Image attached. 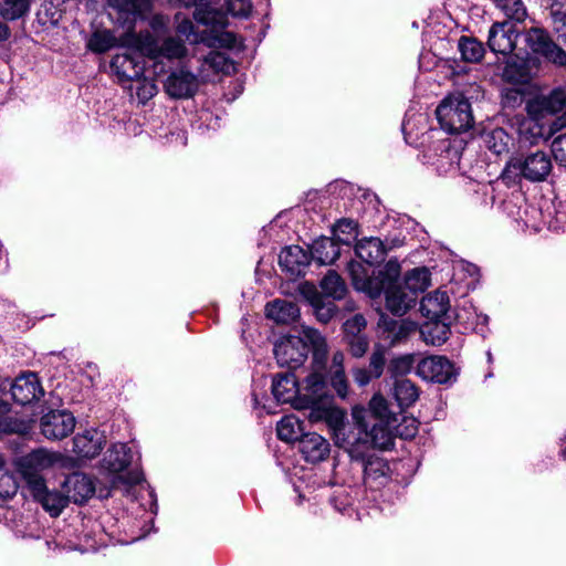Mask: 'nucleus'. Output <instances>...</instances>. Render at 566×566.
<instances>
[{
	"label": "nucleus",
	"instance_id": "1",
	"mask_svg": "<svg viewBox=\"0 0 566 566\" xmlns=\"http://www.w3.org/2000/svg\"><path fill=\"white\" fill-rule=\"evenodd\" d=\"M310 338L313 342L314 353L313 361L308 374L303 378V388L305 394L297 400L295 410H310L307 419L312 423L325 422L328 403H333L336 397L335 392L328 389L326 369V355H328V345L324 336H319L315 331H310Z\"/></svg>",
	"mask_w": 566,
	"mask_h": 566
},
{
	"label": "nucleus",
	"instance_id": "2",
	"mask_svg": "<svg viewBox=\"0 0 566 566\" xmlns=\"http://www.w3.org/2000/svg\"><path fill=\"white\" fill-rule=\"evenodd\" d=\"M389 348L381 343H375L369 356L368 366H354L352 377L358 387H366L373 380L379 379L385 369L391 379L399 380L409 374L416 360V354H405L387 359Z\"/></svg>",
	"mask_w": 566,
	"mask_h": 566
},
{
	"label": "nucleus",
	"instance_id": "3",
	"mask_svg": "<svg viewBox=\"0 0 566 566\" xmlns=\"http://www.w3.org/2000/svg\"><path fill=\"white\" fill-rule=\"evenodd\" d=\"M526 115L542 120L558 132L566 127V90L553 88L548 94L538 93L525 102Z\"/></svg>",
	"mask_w": 566,
	"mask_h": 566
},
{
	"label": "nucleus",
	"instance_id": "4",
	"mask_svg": "<svg viewBox=\"0 0 566 566\" xmlns=\"http://www.w3.org/2000/svg\"><path fill=\"white\" fill-rule=\"evenodd\" d=\"M347 271L354 289L366 293L371 300L378 298L385 286L401 284L399 281L401 266L396 258L388 260L382 269L374 272L368 277L361 275L364 268L355 260L347 263Z\"/></svg>",
	"mask_w": 566,
	"mask_h": 566
},
{
	"label": "nucleus",
	"instance_id": "5",
	"mask_svg": "<svg viewBox=\"0 0 566 566\" xmlns=\"http://www.w3.org/2000/svg\"><path fill=\"white\" fill-rule=\"evenodd\" d=\"M137 46L134 54H117L111 61V67L115 70L117 76L125 81H137L144 76V57L156 61L159 53V44L149 32L139 33L134 36Z\"/></svg>",
	"mask_w": 566,
	"mask_h": 566
},
{
	"label": "nucleus",
	"instance_id": "6",
	"mask_svg": "<svg viewBox=\"0 0 566 566\" xmlns=\"http://www.w3.org/2000/svg\"><path fill=\"white\" fill-rule=\"evenodd\" d=\"M311 329L315 331L319 336H323L314 327L302 326L303 336L300 334H286L275 342L273 353L280 367H287L290 370H295L303 366L310 352L312 354L314 353L313 342L310 338Z\"/></svg>",
	"mask_w": 566,
	"mask_h": 566
},
{
	"label": "nucleus",
	"instance_id": "7",
	"mask_svg": "<svg viewBox=\"0 0 566 566\" xmlns=\"http://www.w3.org/2000/svg\"><path fill=\"white\" fill-rule=\"evenodd\" d=\"M441 129L449 134H460L473 127L474 119L470 101L463 94L448 95L436 109Z\"/></svg>",
	"mask_w": 566,
	"mask_h": 566
},
{
	"label": "nucleus",
	"instance_id": "8",
	"mask_svg": "<svg viewBox=\"0 0 566 566\" xmlns=\"http://www.w3.org/2000/svg\"><path fill=\"white\" fill-rule=\"evenodd\" d=\"M524 48H520L528 55H535L538 60L552 63L556 66H566V51L552 38L551 33L541 27H532L521 31Z\"/></svg>",
	"mask_w": 566,
	"mask_h": 566
},
{
	"label": "nucleus",
	"instance_id": "9",
	"mask_svg": "<svg viewBox=\"0 0 566 566\" xmlns=\"http://www.w3.org/2000/svg\"><path fill=\"white\" fill-rule=\"evenodd\" d=\"M502 78L513 85L530 84L542 71V61L517 49L504 59Z\"/></svg>",
	"mask_w": 566,
	"mask_h": 566
},
{
	"label": "nucleus",
	"instance_id": "10",
	"mask_svg": "<svg viewBox=\"0 0 566 566\" xmlns=\"http://www.w3.org/2000/svg\"><path fill=\"white\" fill-rule=\"evenodd\" d=\"M459 373L460 368L452 360L440 355L422 358L416 369V374L423 380L448 386L457 381Z\"/></svg>",
	"mask_w": 566,
	"mask_h": 566
},
{
	"label": "nucleus",
	"instance_id": "11",
	"mask_svg": "<svg viewBox=\"0 0 566 566\" xmlns=\"http://www.w3.org/2000/svg\"><path fill=\"white\" fill-rule=\"evenodd\" d=\"M6 385L12 400L22 406L39 401L45 394L38 373L31 370L21 371L11 384Z\"/></svg>",
	"mask_w": 566,
	"mask_h": 566
},
{
	"label": "nucleus",
	"instance_id": "12",
	"mask_svg": "<svg viewBox=\"0 0 566 566\" xmlns=\"http://www.w3.org/2000/svg\"><path fill=\"white\" fill-rule=\"evenodd\" d=\"M518 36L521 31L512 21L494 22L489 30L486 45L491 52L496 55L502 54L506 59L518 49L516 45Z\"/></svg>",
	"mask_w": 566,
	"mask_h": 566
},
{
	"label": "nucleus",
	"instance_id": "13",
	"mask_svg": "<svg viewBox=\"0 0 566 566\" xmlns=\"http://www.w3.org/2000/svg\"><path fill=\"white\" fill-rule=\"evenodd\" d=\"M271 391L276 402L290 403L294 409L297 400L305 394L303 380L298 381L294 370L290 369L273 376Z\"/></svg>",
	"mask_w": 566,
	"mask_h": 566
},
{
	"label": "nucleus",
	"instance_id": "14",
	"mask_svg": "<svg viewBox=\"0 0 566 566\" xmlns=\"http://www.w3.org/2000/svg\"><path fill=\"white\" fill-rule=\"evenodd\" d=\"M75 418L67 410H50L40 419L41 433L49 440H62L73 432Z\"/></svg>",
	"mask_w": 566,
	"mask_h": 566
},
{
	"label": "nucleus",
	"instance_id": "15",
	"mask_svg": "<svg viewBox=\"0 0 566 566\" xmlns=\"http://www.w3.org/2000/svg\"><path fill=\"white\" fill-rule=\"evenodd\" d=\"M198 90L197 75L184 67L172 71L164 82V91L172 99L192 98Z\"/></svg>",
	"mask_w": 566,
	"mask_h": 566
},
{
	"label": "nucleus",
	"instance_id": "16",
	"mask_svg": "<svg viewBox=\"0 0 566 566\" xmlns=\"http://www.w3.org/2000/svg\"><path fill=\"white\" fill-rule=\"evenodd\" d=\"M55 462L52 453L45 449L39 448L30 453L19 457L14 460V469L21 479L28 480L42 474V471L51 468Z\"/></svg>",
	"mask_w": 566,
	"mask_h": 566
},
{
	"label": "nucleus",
	"instance_id": "17",
	"mask_svg": "<svg viewBox=\"0 0 566 566\" xmlns=\"http://www.w3.org/2000/svg\"><path fill=\"white\" fill-rule=\"evenodd\" d=\"M349 238L321 235L308 244L310 256L319 265L333 264L340 256V245H350Z\"/></svg>",
	"mask_w": 566,
	"mask_h": 566
},
{
	"label": "nucleus",
	"instance_id": "18",
	"mask_svg": "<svg viewBox=\"0 0 566 566\" xmlns=\"http://www.w3.org/2000/svg\"><path fill=\"white\" fill-rule=\"evenodd\" d=\"M111 7L118 13L123 23L132 27L140 20H148L153 13V0H108Z\"/></svg>",
	"mask_w": 566,
	"mask_h": 566
},
{
	"label": "nucleus",
	"instance_id": "19",
	"mask_svg": "<svg viewBox=\"0 0 566 566\" xmlns=\"http://www.w3.org/2000/svg\"><path fill=\"white\" fill-rule=\"evenodd\" d=\"M421 315L428 319H458V314L451 311L450 298L446 291L436 290L420 301Z\"/></svg>",
	"mask_w": 566,
	"mask_h": 566
},
{
	"label": "nucleus",
	"instance_id": "20",
	"mask_svg": "<svg viewBox=\"0 0 566 566\" xmlns=\"http://www.w3.org/2000/svg\"><path fill=\"white\" fill-rule=\"evenodd\" d=\"M312 256H310V249L304 250L300 245L284 247L279 254V265L282 271L290 274V276L300 277L306 273V268L311 264Z\"/></svg>",
	"mask_w": 566,
	"mask_h": 566
},
{
	"label": "nucleus",
	"instance_id": "21",
	"mask_svg": "<svg viewBox=\"0 0 566 566\" xmlns=\"http://www.w3.org/2000/svg\"><path fill=\"white\" fill-rule=\"evenodd\" d=\"M345 355L342 350H336L332 356L331 366L325 369L327 375L328 388L335 392L342 401L348 399L350 389L349 381L345 371Z\"/></svg>",
	"mask_w": 566,
	"mask_h": 566
},
{
	"label": "nucleus",
	"instance_id": "22",
	"mask_svg": "<svg viewBox=\"0 0 566 566\" xmlns=\"http://www.w3.org/2000/svg\"><path fill=\"white\" fill-rule=\"evenodd\" d=\"M520 163L523 178L532 182L544 181L553 167L549 156L541 150L520 157Z\"/></svg>",
	"mask_w": 566,
	"mask_h": 566
},
{
	"label": "nucleus",
	"instance_id": "23",
	"mask_svg": "<svg viewBox=\"0 0 566 566\" xmlns=\"http://www.w3.org/2000/svg\"><path fill=\"white\" fill-rule=\"evenodd\" d=\"M297 443L298 451L307 463H319L329 455L331 446L328 441L316 432L305 431Z\"/></svg>",
	"mask_w": 566,
	"mask_h": 566
},
{
	"label": "nucleus",
	"instance_id": "24",
	"mask_svg": "<svg viewBox=\"0 0 566 566\" xmlns=\"http://www.w3.org/2000/svg\"><path fill=\"white\" fill-rule=\"evenodd\" d=\"M63 488L66 489L70 501L78 505L85 504L95 494L93 479L83 472L69 474L63 482Z\"/></svg>",
	"mask_w": 566,
	"mask_h": 566
},
{
	"label": "nucleus",
	"instance_id": "25",
	"mask_svg": "<svg viewBox=\"0 0 566 566\" xmlns=\"http://www.w3.org/2000/svg\"><path fill=\"white\" fill-rule=\"evenodd\" d=\"M363 471L364 484L369 489H380L391 480L388 461L376 454L368 455L363 465Z\"/></svg>",
	"mask_w": 566,
	"mask_h": 566
},
{
	"label": "nucleus",
	"instance_id": "26",
	"mask_svg": "<svg viewBox=\"0 0 566 566\" xmlns=\"http://www.w3.org/2000/svg\"><path fill=\"white\" fill-rule=\"evenodd\" d=\"M386 310L396 317H402L416 306V296L410 295L401 284L385 286Z\"/></svg>",
	"mask_w": 566,
	"mask_h": 566
},
{
	"label": "nucleus",
	"instance_id": "27",
	"mask_svg": "<svg viewBox=\"0 0 566 566\" xmlns=\"http://www.w3.org/2000/svg\"><path fill=\"white\" fill-rule=\"evenodd\" d=\"M105 440L96 430H85L73 438L72 451L81 459H94L104 448Z\"/></svg>",
	"mask_w": 566,
	"mask_h": 566
},
{
	"label": "nucleus",
	"instance_id": "28",
	"mask_svg": "<svg viewBox=\"0 0 566 566\" xmlns=\"http://www.w3.org/2000/svg\"><path fill=\"white\" fill-rule=\"evenodd\" d=\"M355 254L366 264H381L387 255V248L377 237L363 238L355 244Z\"/></svg>",
	"mask_w": 566,
	"mask_h": 566
},
{
	"label": "nucleus",
	"instance_id": "29",
	"mask_svg": "<svg viewBox=\"0 0 566 566\" xmlns=\"http://www.w3.org/2000/svg\"><path fill=\"white\" fill-rule=\"evenodd\" d=\"M517 133L521 140L527 142L531 145H535L539 139L547 140L556 132L554 128H549L547 124H543L542 120H536L532 116L516 117Z\"/></svg>",
	"mask_w": 566,
	"mask_h": 566
},
{
	"label": "nucleus",
	"instance_id": "30",
	"mask_svg": "<svg viewBox=\"0 0 566 566\" xmlns=\"http://www.w3.org/2000/svg\"><path fill=\"white\" fill-rule=\"evenodd\" d=\"M300 307L296 303L276 298L265 305V316L277 325H289L300 318Z\"/></svg>",
	"mask_w": 566,
	"mask_h": 566
},
{
	"label": "nucleus",
	"instance_id": "31",
	"mask_svg": "<svg viewBox=\"0 0 566 566\" xmlns=\"http://www.w3.org/2000/svg\"><path fill=\"white\" fill-rule=\"evenodd\" d=\"M193 19L207 27V30H223L229 24L227 14L220 9L212 8L209 0L200 1L195 7Z\"/></svg>",
	"mask_w": 566,
	"mask_h": 566
},
{
	"label": "nucleus",
	"instance_id": "32",
	"mask_svg": "<svg viewBox=\"0 0 566 566\" xmlns=\"http://www.w3.org/2000/svg\"><path fill=\"white\" fill-rule=\"evenodd\" d=\"M457 319H429L426 322L421 328L420 334L426 342V344H430L433 346H440L444 344L451 334V325Z\"/></svg>",
	"mask_w": 566,
	"mask_h": 566
},
{
	"label": "nucleus",
	"instance_id": "33",
	"mask_svg": "<svg viewBox=\"0 0 566 566\" xmlns=\"http://www.w3.org/2000/svg\"><path fill=\"white\" fill-rule=\"evenodd\" d=\"M132 460V449L126 443H115L105 452L103 467L115 474L125 471Z\"/></svg>",
	"mask_w": 566,
	"mask_h": 566
},
{
	"label": "nucleus",
	"instance_id": "34",
	"mask_svg": "<svg viewBox=\"0 0 566 566\" xmlns=\"http://www.w3.org/2000/svg\"><path fill=\"white\" fill-rule=\"evenodd\" d=\"M195 44L203 43L208 48L233 49L237 44V36L233 32L223 30H202L192 40Z\"/></svg>",
	"mask_w": 566,
	"mask_h": 566
},
{
	"label": "nucleus",
	"instance_id": "35",
	"mask_svg": "<svg viewBox=\"0 0 566 566\" xmlns=\"http://www.w3.org/2000/svg\"><path fill=\"white\" fill-rule=\"evenodd\" d=\"M431 273L428 268L419 266L408 271L403 276L402 287L412 296L423 293L430 285Z\"/></svg>",
	"mask_w": 566,
	"mask_h": 566
},
{
	"label": "nucleus",
	"instance_id": "36",
	"mask_svg": "<svg viewBox=\"0 0 566 566\" xmlns=\"http://www.w3.org/2000/svg\"><path fill=\"white\" fill-rule=\"evenodd\" d=\"M305 433V423L294 415L284 416L276 424V436L285 442H297Z\"/></svg>",
	"mask_w": 566,
	"mask_h": 566
},
{
	"label": "nucleus",
	"instance_id": "37",
	"mask_svg": "<svg viewBox=\"0 0 566 566\" xmlns=\"http://www.w3.org/2000/svg\"><path fill=\"white\" fill-rule=\"evenodd\" d=\"M322 294L336 301L344 300L348 289L344 279L335 271L328 270L319 282Z\"/></svg>",
	"mask_w": 566,
	"mask_h": 566
},
{
	"label": "nucleus",
	"instance_id": "38",
	"mask_svg": "<svg viewBox=\"0 0 566 566\" xmlns=\"http://www.w3.org/2000/svg\"><path fill=\"white\" fill-rule=\"evenodd\" d=\"M458 50L465 63H480L485 55L484 43L474 36L461 35L458 40Z\"/></svg>",
	"mask_w": 566,
	"mask_h": 566
},
{
	"label": "nucleus",
	"instance_id": "39",
	"mask_svg": "<svg viewBox=\"0 0 566 566\" xmlns=\"http://www.w3.org/2000/svg\"><path fill=\"white\" fill-rule=\"evenodd\" d=\"M394 397L401 410L411 407L419 398V388L410 379L402 378L394 382Z\"/></svg>",
	"mask_w": 566,
	"mask_h": 566
},
{
	"label": "nucleus",
	"instance_id": "40",
	"mask_svg": "<svg viewBox=\"0 0 566 566\" xmlns=\"http://www.w3.org/2000/svg\"><path fill=\"white\" fill-rule=\"evenodd\" d=\"M479 138L483 142L485 147L495 155L507 151L510 136L502 127H496L491 130L481 129L479 132Z\"/></svg>",
	"mask_w": 566,
	"mask_h": 566
},
{
	"label": "nucleus",
	"instance_id": "41",
	"mask_svg": "<svg viewBox=\"0 0 566 566\" xmlns=\"http://www.w3.org/2000/svg\"><path fill=\"white\" fill-rule=\"evenodd\" d=\"M389 422L374 423L366 436L370 439L373 448L389 451L395 447V434L388 427Z\"/></svg>",
	"mask_w": 566,
	"mask_h": 566
},
{
	"label": "nucleus",
	"instance_id": "42",
	"mask_svg": "<svg viewBox=\"0 0 566 566\" xmlns=\"http://www.w3.org/2000/svg\"><path fill=\"white\" fill-rule=\"evenodd\" d=\"M118 46V40L108 29L94 31L86 42V49L95 54H104Z\"/></svg>",
	"mask_w": 566,
	"mask_h": 566
},
{
	"label": "nucleus",
	"instance_id": "43",
	"mask_svg": "<svg viewBox=\"0 0 566 566\" xmlns=\"http://www.w3.org/2000/svg\"><path fill=\"white\" fill-rule=\"evenodd\" d=\"M6 415L0 413V433L28 436L32 432L35 423L34 419H19Z\"/></svg>",
	"mask_w": 566,
	"mask_h": 566
},
{
	"label": "nucleus",
	"instance_id": "44",
	"mask_svg": "<svg viewBox=\"0 0 566 566\" xmlns=\"http://www.w3.org/2000/svg\"><path fill=\"white\" fill-rule=\"evenodd\" d=\"M70 496L57 490H48L42 496L40 505L50 514L51 517H57L62 511L69 505Z\"/></svg>",
	"mask_w": 566,
	"mask_h": 566
},
{
	"label": "nucleus",
	"instance_id": "45",
	"mask_svg": "<svg viewBox=\"0 0 566 566\" xmlns=\"http://www.w3.org/2000/svg\"><path fill=\"white\" fill-rule=\"evenodd\" d=\"M31 6V0H3L0 6V15L7 21H14L24 17Z\"/></svg>",
	"mask_w": 566,
	"mask_h": 566
},
{
	"label": "nucleus",
	"instance_id": "46",
	"mask_svg": "<svg viewBox=\"0 0 566 566\" xmlns=\"http://www.w3.org/2000/svg\"><path fill=\"white\" fill-rule=\"evenodd\" d=\"M187 53L188 50L181 39L169 36L159 45L158 57L163 56L168 60L182 59Z\"/></svg>",
	"mask_w": 566,
	"mask_h": 566
},
{
	"label": "nucleus",
	"instance_id": "47",
	"mask_svg": "<svg viewBox=\"0 0 566 566\" xmlns=\"http://www.w3.org/2000/svg\"><path fill=\"white\" fill-rule=\"evenodd\" d=\"M368 411L370 417L379 420V422H389L392 417L388 401L380 392H375L370 398Z\"/></svg>",
	"mask_w": 566,
	"mask_h": 566
},
{
	"label": "nucleus",
	"instance_id": "48",
	"mask_svg": "<svg viewBox=\"0 0 566 566\" xmlns=\"http://www.w3.org/2000/svg\"><path fill=\"white\" fill-rule=\"evenodd\" d=\"M336 300L324 296L315 306H313V314L317 322L321 324H328L339 313L338 306L335 304Z\"/></svg>",
	"mask_w": 566,
	"mask_h": 566
},
{
	"label": "nucleus",
	"instance_id": "49",
	"mask_svg": "<svg viewBox=\"0 0 566 566\" xmlns=\"http://www.w3.org/2000/svg\"><path fill=\"white\" fill-rule=\"evenodd\" d=\"M346 416L347 412L345 409L334 406L333 403H328L325 423L335 434H338V432L345 429Z\"/></svg>",
	"mask_w": 566,
	"mask_h": 566
},
{
	"label": "nucleus",
	"instance_id": "50",
	"mask_svg": "<svg viewBox=\"0 0 566 566\" xmlns=\"http://www.w3.org/2000/svg\"><path fill=\"white\" fill-rule=\"evenodd\" d=\"M495 2L497 8H500L510 20L522 22L527 15L526 8L522 0H495Z\"/></svg>",
	"mask_w": 566,
	"mask_h": 566
},
{
	"label": "nucleus",
	"instance_id": "51",
	"mask_svg": "<svg viewBox=\"0 0 566 566\" xmlns=\"http://www.w3.org/2000/svg\"><path fill=\"white\" fill-rule=\"evenodd\" d=\"M19 490V483L17 482L12 473L0 471V506H3L9 500H11Z\"/></svg>",
	"mask_w": 566,
	"mask_h": 566
},
{
	"label": "nucleus",
	"instance_id": "52",
	"mask_svg": "<svg viewBox=\"0 0 566 566\" xmlns=\"http://www.w3.org/2000/svg\"><path fill=\"white\" fill-rule=\"evenodd\" d=\"M343 342L354 358L364 357L369 349V338L366 334L345 337Z\"/></svg>",
	"mask_w": 566,
	"mask_h": 566
},
{
	"label": "nucleus",
	"instance_id": "53",
	"mask_svg": "<svg viewBox=\"0 0 566 566\" xmlns=\"http://www.w3.org/2000/svg\"><path fill=\"white\" fill-rule=\"evenodd\" d=\"M143 481L144 474L142 471L129 470L126 473H115L111 480V485L113 489H116L119 485L133 488L140 484Z\"/></svg>",
	"mask_w": 566,
	"mask_h": 566
},
{
	"label": "nucleus",
	"instance_id": "54",
	"mask_svg": "<svg viewBox=\"0 0 566 566\" xmlns=\"http://www.w3.org/2000/svg\"><path fill=\"white\" fill-rule=\"evenodd\" d=\"M520 157H512L505 165L500 178L507 186L516 185L523 178Z\"/></svg>",
	"mask_w": 566,
	"mask_h": 566
},
{
	"label": "nucleus",
	"instance_id": "55",
	"mask_svg": "<svg viewBox=\"0 0 566 566\" xmlns=\"http://www.w3.org/2000/svg\"><path fill=\"white\" fill-rule=\"evenodd\" d=\"M367 327V319L360 313L355 314L353 317L346 319L342 325L343 338L363 335Z\"/></svg>",
	"mask_w": 566,
	"mask_h": 566
},
{
	"label": "nucleus",
	"instance_id": "56",
	"mask_svg": "<svg viewBox=\"0 0 566 566\" xmlns=\"http://www.w3.org/2000/svg\"><path fill=\"white\" fill-rule=\"evenodd\" d=\"M23 482H24L23 490H27L29 492L30 496L32 497V500L34 502L40 503V501L42 500V496L49 490V488L46 485V481L43 478V475L40 474L35 478L24 480Z\"/></svg>",
	"mask_w": 566,
	"mask_h": 566
},
{
	"label": "nucleus",
	"instance_id": "57",
	"mask_svg": "<svg viewBox=\"0 0 566 566\" xmlns=\"http://www.w3.org/2000/svg\"><path fill=\"white\" fill-rule=\"evenodd\" d=\"M331 232L334 237H338L337 232H340L343 234L352 235V238L356 240L359 234V223L352 218H339L331 227Z\"/></svg>",
	"mask_w": 566,
	"mask_h": 566
},
{
	"label": "nucleus",
	"instance_id": "58",
	"mask_svg": "<svg viewBox=\"0 0 566 566\" xmlns=\"http://www.w3.org/2000/svg\"><path fill=\"white\" fill-rule=\"evenodd\" d=\"M419 422L416 418L403 417L401 422L395 428V437H399L403 440H412L419 430Z\"/></svg>",
	"mask_w": 566,
	"mask_h": 566
},
{
	"label": "nucleus",
	"instance_id": "59",
	"mask_svg": "<svg viewBox=\"0 0 566 566\" xmlns=\"http://www.w3.org/2000/svg\"><path fill=\"white\" fill-rule=\"evenodd\" d=\"M551 151L557 165L566 167V134H560L553 139Z\"/></svg>",
	"mask_w": 566,
	"mask_h": 566
},
{
	"label": "nucleus",
	"instance_id": "60",
	"mask_svg": "<svg viewBox=\"0 0 566 566\" xmlns=\"http://www.w3.org/2000/svg\"><path fill=\"white\" fill-rule=\"evenodd\" d=\"M370 413L368 411V408H365L364 406L356 405L352 409V417L354 420L355 426L358 428L360 433H367L369 431V422L367 421V417H369Z\"/></svg>",
	"mask_w": 566,
	"mask_h": 566
},
{
	"label": "nucleus",
	"instance_id": "61",
	"mask_svg": "<svg viewBox=\"0 0 566 566\" xmlns=\"http://www.w3.org/2000/svg\"><path fill=\"white\" fill-rule=\"evenodd\" d=\"M175 19L177 21V25H176V33L177 35L180 38H185V40H188L190 41L191 43L192 40L196 38V35H198L200 32H197L195 31V25L193 23L191 22L190 19L188 18H182L181 21H178L179 19V13H177L175 15Z\"/></svg>",
	"mask_w": 566,
	"mask_h": 566
},
{
	"label": "nucleus",
	"instance_id": "62",
	"mask_svg": "<svg viewBox=\"0 0 566 566\" xmlns=\"http://www.w3.org/2000/svg\"><path fill=\"white\" fill-rule=\"evenodd\" d=\"M298 291L311 307L315 306L319 301L324 298L322 292H319L316 286L310 282L300 284Z\"/></svg>",
	"mask_w": 566,
	"mask_h": 566
},
{
	"label": "nucleus",
	"instance_id": "63",
	"mask_svg": "<svg viewBox=\"0 0 566 566\" xmlns=\"http://www.w3.org/2000/svg\"><path fill=\"white\" fill-rule=\"evenodd\" d=\"M228 11L234 18H248L252 12L251 0H229Z\"/></svg>",
	"mask_w": 566,
	"mask_h": 566
},
{
	"label": "nucleus",
	"instance_id": "64",
	"mask_svg": "<svg viewBox=\"0 0 566 566\" xmlns=\"http://www.w3.org/2000/svg\"><path fill=\"white\" fill-rule=\"evenodd\" d=\"M396 329L391 340L392 344L407 338L415 332L417 329V323L411 319H402Z\"/></svg>",
	"mask_w": 566,
	"mask_h": 566
}]
</instances>
